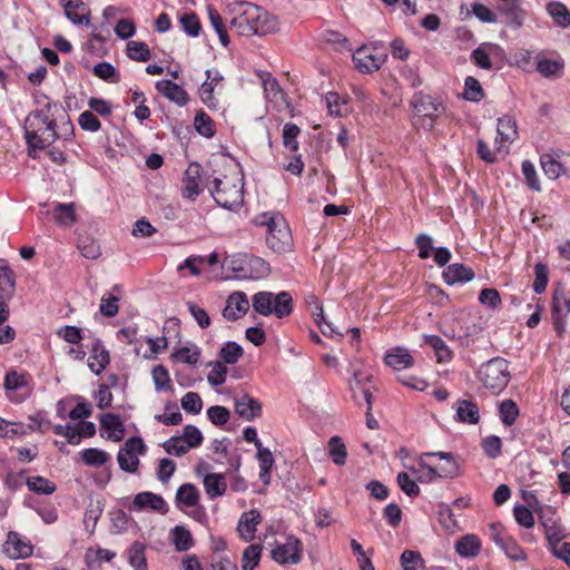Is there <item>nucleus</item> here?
<instances>
[{
	"label": "nucleus",
	"mask_w": 570,
	"mask_h": 570,
	"mask_svg": "<svg viewBox=\"0 0 570 570\" xmlns=\"http://www.w3.org/2000/svg\"><path fill=\"white\" fill-rule=\"evenodd\" d=\"M28 114L23 122L24 137L30 149L43 150L56 140L69 139L73 134V125L59 102L45 97L43 104Z\"/></svg>",
	"instance_id": "1"
},
{
	"label": "nucleus",
	"mask_w": 570,
	"mask_h": 570,
	"mask_svg": "<svg viewBox=\"0 0 570 570\" xmlns=\"http://www.w3.org/2000/svg\"><path fill=\"white\" fill-rule=\"evenodd\" d=\"M233 12L230 29L239 36H265L278 30L277 19L256 4L239 3Z\"/></svg>",
	"instance_id": "2"
},
{
	"label": "nucleus",
	"mask_w": 570,
	"mask_h": 570,
	"mask_svg": "<svg viewBox=\"0 0 570 570\" xmlns=\"http://www.w3.org/2000/svg\"><path fill=\"white\" fill-rule=\"evenodd\" d=\"M255 226L266 228V244L277 254L289 252L293 247V237L289 226L278 212H265L253 219Z\"/></svg>",
	"instance_id": "3"
},
{
	"label": "nucleus",
	"mask_w": 570,
	"mask_h": 570,
	"mask_svg": "<svg viewBox=\"0 0 570 570\" xmlns=\"http://www.w3.org/2000/svg\"><path fill=\"white\" fill-rule=\"evenodd\" d=\"M207 187L215 202L223 208L236 209L243 204V184L237 176L214 177Z\"/></svg>",
	"instance_id": "4"
},
{
	"label": "nucleus",
	"mask_w": 570,
	"mask_h": 570,
	"mask_svg": "<svg viewBox=\"0 0 570 570\" xmlns=\"http://www.w3.org/2000/svg\"><path fill=\"white\" fill-rule=\"evenodd\" d=\"M411 104L414 109V126L429 131L434 128L438 118L445 111L441 102L423 92L415 94Z\"/></svg>",
	"instance_id": "5"
},
{
	"label": "nucleus",
	"mask_w": 570,
	"mask_h": 570,
	"mask_svg": "<svg viewBox=\"0 0 570 570\" xmlns=\"http://www.w3.org/2000/svg\"><path fill=\"white\" fill-rule=\"evenodd\" d=\"M252 305L258 314L268 316L274 313L278 318L288 316L293 311V299L287 292L275 296L271 292H258L253 296Z\"/></svg>",
	"instance_id": "6"
},
{
	"label": "nucleus",
	"mask_w": 570,
	"mask_h": 570,
	"mask_svg": "<svg viewBox=\"0 0 570 570\" xmlns=\"http://www.w3.org/2000/svg\"><path fill=\"white\" fill-rule=\"evenodd\" d=\"M478 377L485 389L499 393L507 387L511 379L509 362L503 357H493L481 365Z\"/></svg>",
	"instance_id": "7"
},
{
	"label": "nucleus",
	"mask_w": 570,
	"mask_h": 570,
	"mask_svg": "<svg viewBox=\"0 0 570 570\" xmlns=\"http://www.w3.org/2000/svg\"><path fill=\"white\" fill-rule=\"evenodd\" d=\"M146 452V445L141 438L132 436L129 438L124 448L118 452L119 468L126 472L135 473L138 470L139 459L138 455H142Z\"/></svg>",
	"instance_id": "8"
},
{
	"label": "nucleus",
	"mask_w": 570,
	"mask_h": 570,
	"mask_svg": "<svg viewBox=\"0 0 570 570\" xmlns=\"http://www.w3.org/2000/svg\"><path fill=\"white\" fill-rule=\"evenodd\" d=\"M3 385L8 397L16 403L24 401L32 392L29 375L17 371H9L6 374Z\"/></svg>",
	"instance_id": "9"
},
{
	"label": "nucleus",
	"mask_w": 570,
	"mask_h": 570,
	"mask_svg": "<svg viewBox=\"0 0 570 570\" xmlns=\"http://www.w3.org/2000/svg\"><path fill=\"white\" fill-rule=\"evenodd\" d=\"M272 558L274 561L281 564L289 563L296 564L302 558V543L298 539L288 537L285 543H277L272 549Z\"/></svg>",
	"instance_id": "10"
},
{
	"label": "nucleus",
	"mask_w": 570,
	"mask_h": 570,
	"mask_svg": "<svg viewBox=\"0 0 570 570\" xmlns=\"http://www.w3.org/2000/svg\"><path fill=\"white\" fill-rule=\"evenodd\" d=\"M569 298L566 297L562 291H554L552 297V323L559 337L566 331V316L569 313Z\"/></svg>",
	"instance_id": "11"
},
{
	"label": "nucleus",
	"mask_w": 570,
	"mask_h": 570,
	"mask_svg": "<svg viewBox=\"0 0 570 570\" xmlns=\"http://www.w3.org/2000/svg\"><path fill=\"white\" fill-rule=\"evenodd\" d=\"M130 510H151L165 514L168 512V507L161 495L145 491L135 495Z\"/></svg>",
	"instance_id": "12"
},
{
	"label": "nucleus",
	"mask_w": 570,
	"mask_h": 570,
	"mask_svg": "<svg viewBox=\"0 0 570 570\" xmlns=\"http://www.w3.org/2000/svg\"><path fill=\"white\" fill-rule=\"evenodd\" d=\"M248 309L249 302L245 293L234 292L228 296L226 301V305L223 309V316L227 321H237L244 316Z\"/></svg>",
	"instance_id": "13"
},
{
	"label": "nucleus",
	"mask_w": 570,
	"mask_h": 570,
	"mask_svg": "<svg viewBox=\"0 0 570 570\" xmlns=\"http://www.w3.org/2000/svg\"><path fill=\"white\" fill-rule=\"evenodd\" d=\"M424 456L429 459L439 458L440 462L432 464L439 478H455L459 475V464L451 453L426 452Z\"/></svg>",
	"instance_id": "14"
},
{
	"label": "nucleus",
	"mask_w": 570,
	"mask_h": 570,
	"mask_svg": "<svg viewBox=\"0 0 570 570\" xmlns=\"http://www.w3.org/2000/svg\"><path fill=\"white\" fill-rule=\"evenodd\" d=\"M32 546L18 532L10 531L3 544V551L12 559L27 558L32 554Z\"/></svg>",
	"instance_id": "15"
},
{
	"label": "nucleus",
	"mask_w": 570,
	"mask_h": 570,
	"mask_svg": "<svg viewBox=\"0 0 570 570\" xmlns=\"http://www.w3.org/2000/svg\"><path fill=\"white\" fill-rule=\"evenodd\" d=\"M156 89L157 91L169 99L170 101L175 102L176 105L183 107L186 106L189 101V96L187 91L177 85L176 82H173L171 80H159L156 82Z\"/></svg>",
	"instance_id": "16"
},
{
	"label": "nucleus",
	"mask_w": 570,
	"mask_h": 570,
	"mask_svg": "<svg viewBox=\"0 0 570 570\" xmlns=\"http://www.w3.org/2000/svg\"><path fill=\"white\" fill-rule=\"evenodd\" d=\"M66 17L73 24H86L90 23V10L82 2V0H61Z\"/></svg>",
	"instance_id": "17"
},
{
	"label": "nucleus",
	"mask_w": 570,
	"mask_h": 570,
	"mask_svg": "<svg viewBox=\"0 0 570 570\" xmlns=\"http://www.w3.org/2000/svg\"><path fill=\"white\" fill-rule=\"evenodd\" d=\"M223 80V76L217 70H206V80L199 88L202 101L209 108L217 107V99L214 96L216 86Z\"/></svg>",
	"instance_id": "18"
},
{
	"label": "nucleus",
	"mask_w": 570,
	"mask_h": 570,
	"mask_svg": "<svg viewBox=\"0 0 570 570\" xmlns=\"http://www.w3.org/2000/svg\"><path fill=\"white\" fill-rule=\"evenodd\" d=\"M236 413L246 421H253L262 414V404L258 400L243 394L235 400Z\"/></svg>",
	"instance_id": "19"
},
{
	"label": "nucleus",
	"mask_w": 570,
	"mask_h": 570,
	"mask_svg": "<svg viewBox=\"0 0 570 570\" xmlns=\"http://www.w3.org/2000/svg\"><path fill=\"white\" fill-rule=\"evenodd\" d=\"M353 60L361 72L376 71L384 61L382 56L372 53L367 48L356 50L353 55Z\"/></svg>",
	"instance_id": "20"
},
{
	"label": "nucleus",
	"mask_w": 570,
	"mask_h": 570,
	"mask_svg": "<svg viewBox=\"0 0 570 570\" xmlns=\"http://www.w3.org/2000/svg\"><path fill=\"white\" fill-rule=\"evenodd\" d=\"M202 178V167L199 164H190L185 171L184 196L195 199L202 191L199 181Z\"/></svg>",
	"instance_id": "21"
},
{
	"label": "nucleus",
	"mask_w": 570,
	"mask_h": 570,
	"mask_svg": "<svg viewBox=\"0 0 570 570\" xmlns=\"http://www.w3.org/2000/svg\"><path fill=\"white\" fill-rule=\"evenodd\" d=\"M261 522V514L257 510L244 512L238 521L237 530L245 541H252L256 533V527Z\"/></svg>",
	"instance_id": "22"
},
{
	"label": "nucleus",
	"mask_w": 570,
	"mask_h": 570,
	"mask_svg": "<svg viewBox=\"0 0 570 570\" xmlns=\"http://www.w3.org/2000/svg\"><path fill=\"white\" fill-rule=\"evenodd\" d=\"M110 355L109 352L105 348L100 341L94 342L90 350V357L88 360V366L90 370L100 374L109 364Z\"/></svg>",
	"instance_id": "23"
},
{
	"label": "nucleus",
	"mask_w": 570,
	"mask_h": 570,
	"mask_svg": "<svg viewBox=\"0 0 570 570\" xmlns=\"http://www.w3.org/2000/svg\"><path fill=\"white\" fill-rule=\"evenodd\" d=\"M442 276L446 284L453 285L455 283L470 282L474 277V272L463 264L455 263L449 265L443 271Z\"/></svg>",
	"instance_id": "24"
},
{
	"label": "nucleus",
	"mask_w": 570,
	"mask_h": 570,
	"mask_svg": "<svg viewBox=\"0 0 570 570\" xmlns=\"http://www.w3.org/2000/svg\"><path fill=\"white\" fill-rule=\"evenodd\" d=\"M455 417L459 422L476 424L480 420L479 406L471 400H459L456 402Z\"/></svg>",
	"instance_id": "25"
},
{
	"label": "nucleus",
	"mask_w": 570,
	"mask_h": 570,
	"mask_svg": "<svg viewBox=\"0 0 570 570\" xmlns=\"http://www.w3.org/2000/svg\"><path fill=\"white\" fill-rule=\"evenodd\" d=\"M52 216L60 227H71L77 222L76 205L58 203L52 209Z\"/></svg>",
	"instance_id": "26"
},
{
	"label": "nucleus",
	"mask_w": 570,
	"mask_h": 570,
	"mask_svg": "<svg viewBox=\"0 0 570 570\" xmlns=\"http://www.w3.org/2000/svg\"><path fill=\"white\" fill-rule=\"evenodd\" d=\"M100 425L102 430L108 432V438L116 442L124 439L125 428L120 417L114 413H106L100 417Z\"/></svg>",
	"instance_id": "27"
},
{
	"label": "nucleus",
	"mask_w": 570,
	"mask_h": 570,
	"mask_svg": "<svg viewBox=\"0 0 570 570\" xmlns=\"http://www.w3.org/2000/svg\"><path fill=\"white\" fill-rule=\"evenodd\" d=\"M205 492L209 499H216L226 493L227 483L222 473H208L204 478Z\"/></svg>",
	"instance_id": "28"
},
{
	"label": "nucleus",
	"mask_w": 570,
	"mask_h": 570,
	"mask_svg": "<svg viewBox=\"0 0 570 570\" xmlns=\"http://www.w3.org/2000/svg\"><path fill=\"white\" fill-rule=\"evenodd\" d=\"M384 360L386 365L396 371L409 368L414 364L412 355L401 347L387 352Z\"/></svg>",
	"instance_id": "29"
},
{
	"label": "nucleus",
	"mask_w": 570,
	"mask_h": 570,
	"mask_svg": "<svg viewBox=\"0 0 570 570\" xmlns=\"http://www.w3.org/2000/svg\"><path fill=\"white\" fill-rule=\"evenodd\" d=\"M481 550V540L475 534H465L455 543V551L463 558H473Z\"/></svg>",
	"instance_id": "30"
},
{
	"label": "nucleus",
	"mask_w": 570,
	"mask_h": 570,
	"mask_svg": "<svg viewBox=\"0 0 570 570\" xmlns=\"http://www.w3.org/2000/svg\"><path fill=\"white\" fill-rule=\"evenodd\" d=\"M498 138L500 144L512 142L518 137V127L514 118L503 116L498 120Z\"/></svg>",
	"instance_id": "31"
},
{
	"label": "nucleus",
	"mask_w": 570,
	"mask_h": 570,
	"mask_svg": "<svg viewBox=\"0 0 570 570\" xmlns=\"http://www.w3.org/2000/svg\"><path fill=\"white\" fill-rule=\"evenodd\" d=\"M423 338L425 344L433 348L439 363H448L453 358V352L440 336L424 335Z\"/></svg>",
	"instance_id": "32"
},
{
	"label": "nucleus",
	"mask_w": 570,
	"mask_h": 570,
	"mask_svg": "<svg viewBox=\"0 0 570 570\" xmlns=\"http://www.w3.org/2000/svg\"><path fill=\"white\" fill-rule=\"evenodd\" d=\"M558 155L544 154L540 163L544 175L550 179H557L566 174L564 163L558 159Z\"/></svg>",
	"instance_id": "33"
},
{
	"label": "nucleus",
	"mask_w": 570,
	"mask_h": 570,
	"mask_svg": "<svg viewBox=\"0 0 570 570\" xmlns=\"http://www.w3.org/2000/svg\"><path fill=\"white\" fill-rule=\"evenodd\" d=\"M16 279L11 268L0 261V299H8L14 293Z\"/></svg>",
	"instance_id": "34"
},
{
	"label": "nucleus",
	"mask_w": 570,
	"mask_h": 570,
	"mask_svg": "<svg viewBox=\"0 0 570 570\" xmlns=\"http://www.w3.org/2000/svg\"><path fill=\"white\" fill-rule=\"evenodd\" d=\"M199 502V491L191 483L180 485L176 493L177 507H196Z\"/></svg>",
	"instance_id": "35"
},
{
	"label": "nucleus",
	"mask_w": 570,
	"mask_h": 570,
	"mask_svg": "<svg viewBox=\"0 0 570 570\" xmlns=\"http://www.w3.org/2000/svg\"><path fill=\"white\" fill-rule=\"evenodd\" d=\"M145 551L146 546L139 541H135L127 550L129 564L136 570L148 569Z\"/></svg>",
	"instance_id": "36"
},
{
	"label": "nucleus",
	"mask_w": 570,
	"mask_h": 570,
	"mask_svg": "<svg viewBox=\"0 0 570 570\" xmlns=\"http://www.w3.org/2000/svg\"><path fill=\"white\" fill-rule=\"evenodd\" d=\"M175 549L179 552L187 551L194 546V539L189 530L185 527L176 525L171 530Z\"/></svg>",
	"instance_id": "37"
},
{
	"label": "nucleus",
	"mask_w": 570,
	"mask_h": 570,
	"mask_svg": "<svg viewBox=\"0 0 570 570\" xmlns=\"http://www.w3.org/2000/svg\"><path fill=\"white\" fill-rule=\"evenodd\" d=\"M207 11H208V18H209L210 24L214 28V30L217 32L220 43L224 47H227L229 45L230 40H229L227 29H226V26L223 21L220 13L212 6L207 7Z\"/></svg>",
	"instance_id": "38"
},
{
	"label": "nucleus",
	"mask_w": 570,
	"mask_h": 570,
	"mask_svg": "<svg viewBox=\"0 0 570 570\" xmlns=\"http://www.w3.org/2000/svg\"><path fill=\"white\" fill-rule=\"evenodd\" d=\"M194 127L199 135L206 138H212L216 132L213 119L203 110L197 111Z\"/></svg>",
	"instance_id": "39"
},
{
	"label": "nucleus",
	"mask_w": 570,
	"mask_h": 570,
	"mask_svg": "<svg viewBox=\"0 0 570 570\" xmlns=\"http://www.w3.org/2000/svg\"><path fill=\"white\" fill-rule=\"evenodd\" d=\"M27 487L30 491L38 494H52L57 487L56 484L40 475L29 476L27 479Z\"/></svg>",
	"instance_id": "40"
},
{
	"label": "nucleus",
	"mask_w": 570,
	"mask_h": 570,
	"mask_svg": "<svg viewBox=\"0 0 570 570\" xmlns=\"http://www.w3.org/2000/svg\"><path fill=\"white\" fill-rule=\"evenodd\" d=\"M428 456H424L422 453L417 460V469L413 470V473L416 474L417 481L422 483H429L435 480L438 476L435 469L432 464L426 462Z\"/></svg>",
	"instance_id": "41"
},
{
	"label": "nucleus",
	"mask_w": 570,
	"mask_h": 570,
	"mask_svg": "<svg viewBox=\"0 0 570 570\" xmlns=\"http://www.w3.org/2000/svg\"><path fill=\"white\" fill-rule=\"evenodd\" d=\"M328 453L336 465L345 464L347 458V450L340 436H332L330 439Z\"/></svg>",
	"instance_id": "42"
},
{
	"label": "nucleus",
	"mask_w": 570,
	"mask_h": 570,
	"mask_svg": "<svg viewBox=\"0 0 570 570\" xmlns=\"http://www.w3.org/2000/svg\"><path fill=\"white\" fill-rule=\"evenodd\" d=\"M463 97L473 102H479L483 99L484 90L476 78L472 76L465 78Z\"/></svg>",
	"instance_id": "43"
},
{
	"label": "nucleus",
	"mask_w": 570,
	"mask_h": 570,
	"mask_svg": "<svg viewBox=\"0 0 570 570\" xmlns=\"http://www.w3.org/2000/svg\"><path fill=\"white\" fill-rule=\"evenodd\" d=\"M547 10L558 26L563 28L570 26V12L563 3L551 2L547 6Z\"/></svg>",
	"instance_id": "44"
},
{
	"label": "nucleus",
	"mask_w": 570,
	"mask_h": 570,
	"mask_svg": "<svg viewBox=\"0 0 570 570\" xmlns=\"http://www.w3.org/2000/svg\"><path fill=\"white\" fill-rule=\"evenodd\" d=\"M262 547L259 544L248 546L242 554V569L254 570L261 560Z\"/></svg>",
	"instance_id": "45"
},
{
	"label": "nucleus",
	"mask_w": 570,
	"mask_h": 570,
	"mask_svg": "<svg viewBox=\"0 0 570 570\" xmlns=\"http://www.w3.org/2000/svg\"><path fill=\"white\" fill-rule=\"evenodd\" d=\"M403 570H426L422 556L412 550H405L400 558Z\"/></svg>",
	"instance_id": "46"
},
{
	"label": "nucleus",
	"mask_w": 570,
	"mask_h": 570,
	"mask_svg": "<svg viewBox=\"0 0 570 570\" xmlns=\"http://www.w3.org/2000/svg\"><path fill=\"white\" fill-rule=\"evenodd\" d=\"M127 56L131 60L145 62L150 59V50L145 42L131 40L127 43Z\"/></svg>",
	"instance_id": "47"
},
{
	"label": "nucleus",
	"mask_w": 570,
	"mask_h": 570,
	"mask_svg": "<svg viewBox=\"0 0 570 570\" xmlns=\"http://www.w3.org/2000/svg\"><path fill=\"white\" fill-rule=\"evenodd\" d=\"M538 72L544 77H558L563 70V62L553 59H541L537 63Z\"/></svg>",
	"instance_id": "48"
},
{
	"label": "nucleus",
	"mask_w": 570,
	"mask_h": 570,
	"mask_svg": "<svg viewBox=\"0 0 570 570\" xmlns=\"http://www.w3.org/2000/svg\"><path fill=\"white\" fill-rule=\"evenodd\" d=\"M81 458L86 465L101 466L108 461L109 455L102 450L90 448L81 452Z\"/></svg>",
	"instance_id": "49"
},
{
	"label": "nucleus",
	"mask_w": 570,
	"mask_h": 570,
	"mask_svg": "<svg viewBox=\"0 0 570 570\" xmlns=\"http://www.w3.org/2000/svg\"><path fill=\"white\" fill-rule=\"evenodd\" d=\"M500 416L504 425L511 426L517 421L519 416V407L517 403L512 400H504L501 402L500 407Z\"/></svg>",
	"instance_id": "50"
},
{
	"label": "nucleus",
	"mask_w": 570,
	"mask_h": 570,
	"mask_svg": "<svg viewBox=\"0 0 570 570\" xmlns=\"http://www.w3.org/2000/svg\"><path fill=\"white\" fill-rule=\"evenodd\" d=\"M243 354V347L235 342H227L219 352V356L225 364H235Z\"/></svg>",
	"instance_id": "51"
},
{
	"label": "nucleus",
	"mask_w": 570,
	"mask_h": 570,
	"mask_svg": "<svg viewBox=\"0 0 570 570\" xmlns=\"http://www.w3.org/2000/svg\"><path fill=\"white\" fill-rule=\"evenodd\" d=\"M507 554L508 558L514 561H523L527 559V554L523 549L519 546L515 539L508 537L499 546Z\"/></svg>",
	"instance_id": "52"
},
{
	"label": "nucleus",
	"mask_w": 570,
	"mask_h": 570,
	"mask_svg": "<svg viewBox=\"0 0 570 570\" xmlns=\"http://www.w3.org/2000/svg\"><path fill=\"white\" fill-rule=\"evenodd\" d=\"M27 433L28 431L22 423L10 422L0 416V438L13 439Z\"/></svg>",
	"instance_id": "53"
},
{
	"label": "nucleus",
	"mask_w": 570,
	"mask_h": 570,
	"mask_svg": "<svg viewBox=\"0 0 570 570\" xmlns=\"http://www.w3.org/2000/svg\"><path fill=\"white\" fill-rule=\"evenodd\" d=\"M301 129L297 125L287 122L283 127V144L286 148L292 151H296L298 149L297 136L299 135Z\"/></svg>",
	"instance_id": "54"
},
{
	"label": "nucleus",
	"mask_w": 570,
	"mask_h": 570,
	"mask_svg": "<svg viewBox=\"0 0 570 570\" xmlns=\"http://www.w3.org/2000/svg\"><path fill=\"white\" fill-rule=\"evenodd\" d=\"M80 254L88 259H96L101 255L99 244L89 237H82L78 240Z\"/></svg>",
	"instance_id": "55"
},
{
	"label": "nucleus",
	"mask_w": 570,
	"mask_h": 570,
	"mask_svg": "<svg viewBox=\"0 0 570 570\" xmlns=\"http://www.w3.org/2000/svg\"><path fill=\"white\" fill-rule=\"evenodd\" d=\"M179 438L184 439L185 444L189 449L198 448L204 440L200 430L191 424H188L184 428L183 434L179 435Z\"/></svg>",
	"instance_id": "56"
},
{
	"label": "nucleus",
	"mask_w": 570,
	"mask_h": 570,
	"mask_svg": "<svg viewBox=\"0 0 570 570\" xmlns=\"http://www.w3.org/2000/svg\"><path fill=\"white\" fill-rule=\"evenodd\" d=\"M151 375L157 391L170 390L169 373L164 365H156L151 371Z\"/></svg>",
	"instance_id": "57"
},
{
	"label": "nucleus",
	"mask_w": 570,
	"mask_h": 570,
	"mask_svg": "<svg viewBox=\"0 0 570 570\" xmlns=\"http://www.w3.org/2000/svg\"><path fill=\"white\" fill-rule=\"evenodd\" d=\"M183 30L190 37H197L202 29L200 21L196 13H185L179 19Z\"/></svg>",
	"instance_id": "58"
},
{
	"label": "nucleus",
	"mask_w": 570,
	"mask_h": 570,
	"mask_svg": "<svg viewBox=\"0 0 570 570\" xmlns=\"http://www.w3.org/2000/svg\"><path fill=\"white\" fill-rule=\"evenodd\" d=\"M94 73L98 78L109 81V82H118L119 81V75L115 67L109 62H99L94 67Z\"/></svg>",
	"instance_id": "59"
},
{
	"label": "nucleus",
	"mask_w": 570,
	"mask_h": 570,
	"mask_svg": "<svg viewBox=\"0 0 570 570\" xmlns=\"http://www.w3.org/2000/svg\"><path fill=\"white\" fill-rule=\"evenodd\" d=\"M400 489L409 497L415 498L420 494V488L406 472H400L396 476Z\"/></svg>",
	"instance_id": "60"
},
{
	"label": "nucleus",
	"mask_w": 570,
	"mask_h": 570,
	"mask_svg": "<svg viewBox=\"0 0 570 570\" xmlns=\"http://www.w3.org/2000/svg\"><path fill=\"white\" fill-rule=\"evenodd\" d=\"M181 407L191 414H198L203 409V401L198 393L188 392L181 397Z\"/></svg>",
	"instance_id": "61"
},
{
	"label": "nucleus",
	"mask_w": 570,
	"mask_h": 570,
	"mask_svg": "<svg viewBox=\"0 0 570 570\" xmlns=\"http://www.w3.org/2000/svg\"><path fill=\"white\" fill-rule=\"evenodd\" d=\"M209 421L215 425H224L230 417V412L225 406L213 405L207 410Z\"/></svg>",
	"instance_id": "62"
},
{
	"label": "nucleus",
	"mask_w": 570,
	"mask_h": 570,
	"mask_svg": "<svg viewBox=\"0 0 570 570\" xmlns=\"http://www.w3.org/2000/svg\"><path fill=\"white\" fill-rule=\"evenodd\" d=\"M534 274L533 291L541 294L546 291L549 281L547 266L542 263L535 264Z\"/></svg>",
	"instance_id": "63"
},
{
	"label": "nucleus",
	"mask_w": 570,
	"mask_h": 570,
	"mask_svg": "<svg viewBox=\"0 0 570 570\" xmlns=\"http://www.w3.org/2000/svg\"><path fill=\"white\" fill-rule=\"evenodd\" d=\"M164 450L168 454L180 456L188 452L189 448L185 444L184 439L179 436H171L163 444Z\"/></svg>",
	"instance_id": "64"
}]
</instances>
